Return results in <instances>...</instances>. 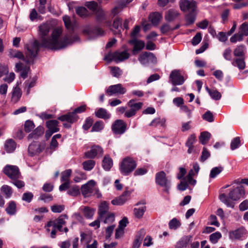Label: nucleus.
Instances as JSON below:
<instances>
[{
    "instance_id": "obj_1",
    "label": "nucleus",
    "mask_w": 248,
    "mask_h": 248,
    "mask_svg": "<svg viewBox=\"0 0 248 248\" xmlns=\"http://www.w3.org/2000/svg\"><path fill=\"white\" fill-rule=\"evenodd\" d=\"M38 28V35L40 43L38 40H34L32 42H30L26 45L27 49L26 55L27 58L26 62L28 63L32 62L33 59L36 57L40 46L50 49H61L65 48L68 44L79 39L78 36L77 35H74L73 38L70 39L66 36L60 38L62 30L59 28L54 29L50 37L49 32L50 27L47 23H43L40 25Z\"/></svg>"
},
{
    "instance_id": "obj_2",
    "label": "nucleus",
    "mask_w": 248,
    "mask_h": 248,
    "mask_svg": "<svg viewBox=\"0 0 248 248\" xmlns=\"http://www.w3.org/2000/svg\"><path fill=\"white\" fill-rule=\"evenodd\" d=\"M245 193L244 188L242 186H238L231 190L229 192L228 196L225 194H221L219 196V199L228 207L233 208L234 206V204L232 202L230 201L229 199L232 201L238 200L244 197Z\"/></svg>"
},
{
    "instance_id": "obj_3",
    "label": "nucleus",
    "mask_w": 248,
    "mask_h": 248,
    "mask_svg": "<svg viewBox=\"0 0 248 248\" xmlns=\"http://www.w3.org/2000/svg\"><path fill=\"white\" fill-rule=\"evenodd\" d=\"M136 166V161L132 158L127 157L122 161L120 169L124 175H127L132 172Z\"/></svg>"
},
{
    "instance_id": "obj_4",
    "label": "nucleus",
    "mask_w": 248,
    "mask_h": 248,
    "mask_svg": "<svg viewBox=\"0 0 248 248\" xmlns=\"http://www.w3.org/2000/svg\"><path fill=\"white\" fill-rule=\"evenodd\" d=\"M67 218L68 216L66 214L62 215L57 218L49 221L47 224V226L48 227L52 226L60 232H62L64 231L65 232H67L68 229L67 227H64V229H62V226L66 224L65 219Z\"/></svg>"
},
{
    "instance_id": "obj_5",
    "label": "nucleus",
    "mask_w": 248,
    "mask_h": 248,
    "mask_svg": "<svg viewBox=\"0 0 248 248\" xmlns=\"http://www.w3.org/2000/svg\"><path fill=\"white\" fill-rule=\"evenodd\" d=\"M129 56V53L126 50L121 52L116 51L108 54L105 57V59L107 61H114L118 62L128 59Z\"/></svg>"
},
{
    "instance_id": "obj_6",
    "label": "nucleus",
    "mask_w": 248,
    "mask_h": 248,
    "mask_svg": "<svg viewBox=\"0 0 248 248\" xmlns=\"http://www.w3.org/2000/svg\"><path fill=\"white\" fill-rule=\"evenodd\" d=\"M156 183L164 187L163 190L166 192H168L170 188V182L166 178V173L161 171L157 173L155 175Z\"/></svg>"
},
{
    "instance_id": "obj_7",
    "label": "nucleus",
    "mask_w": 248,
    "mask_h": 248,
    "mask_svg": "<svg viewBox=\"0 0 248 248\" xmlns=\"http://www.w3.org/2000/svg\"><path fill=\"white\" fill-rule=\"evenodd\" d=\"M84 34L88 35L91 39L104 35L105 31L98 27L86 26L83 30Z\"/></svg>"
},
{
    "instance_id": "obj_8",
    "label": "nucleus",
    "mask_w": 248,
    "mask_h": 248,
    "mask_svg": "<svg viewBox=\"0 0 248 248\" xmlns=\"http://www.w3.org/2000/svg\"><path fill=\"white\" fill-rule=\"evenodd\" d=\"M169 79L171 84L174 85H181L185 82L184 76L179 70H172L169 76Z\"/></svg>"
},
{
    "instance_id": "obj_9",
    "label": "nucleus",
    "mask_w": 248,
    "mask_h": 248,
    "mask_svg": "<svg viewBox=\"0 0 248 248\" xmlns=\"http://www.w3.org/2000/svg\"><path fill=\"white\" fill-rule=\"evenodd\" d=\"M138 60L143 65L150 63L155 64L157 62V59L153 53L149 52H144L141 54Z\"/></svg>"
},
{
    "instance_id": "obj_10",
    "label": "nucleus",
    "mask_w": 248,
    "mask_h": 248,
    "mask_svg": "<svg viewBox=\"0 0 248 248\" xmlns=\"http://www.w3.org/2000/svg\"><path fill=\"white\" fill-rule=\"evenodd\" d=\"M180 7L183 11L194 12L197 8V3L193 0H181L180 2Z\"/></svg>"
},
{
    "instance_id": "obj_11",
    "label": "nucleus",
    "mask_w": 248,
    "mask_h": 248,
    "mask_svg": "<svg viewBox=\"0 0 248 248\" xmlns=\"http://www.w3.org/2000/svg\"><path fill=\"white\" fill-rule=\"evenodd\" d=\"M3 172L12 179H17L20 175L19 169L16 166L7 165L3 169Z\"/></svg>"
},
{
    "instance_id": "obj_12",
    "label": "nucleus",
    "mask_w": 248,
    "mask_h": 248,
    "mask_svg": "<svg viewBox=\"0 0 248 248\" xmlns=\"http://www.w3.org/2000/svg\"><path fill=\"white\" fill-rule=\"evenodd\" d=\"M126 124L122 120H117L112 124L111 129L114 134L122 135L126 130Z\"/></svg>"
},
{
    "instance_id": "obj_13",
    "label": "nucleus",
    "mask_w": 248,
    "mask_h": 248,
    "mask_svg": "<svg viewBox=\"0 0 248 248\" xmlns=\"http://www.w3.org/2000/svg\"><path fill=\"white\" fill-rule=\"evenodd\" d=\"M95 185V181L91 180L81 186V192L84 198L89 197L92 195Z\"/></svg>"
},
{
    "instance_id": "obj_14",
    "label": "nucleus",
    "mask_w": 248,
    "mask_h": 248,
    "mask_svg": "<svg viewBox=\"0 0 248 248\" xmlns=\"http://www.w3.org/2000/svg\"><path fill=\"white\" fill-rule=\"evenodd\" d=\"M126 92V89L123 87L121 84L111 85L106 90V93L109 96H111L115 94H124Z\"/></svg>"
},
{
    "instance_id": "obj_15",
    "label": "nucleus",
    "mask_w": 248,
    "mask_h": 248,
    "mask_svg": "<svg viewBox=\"0 0 248 248\" xmlns=\"http://www.w3.org/2000/svg\"><path fill=\"white\" fill-rule=\"evenodd\" d=\"M103 153V149L99 146H93L91 149L85 153V156L87 158H93L96 156H101Z\"/></svg>"
},
{
    "instance_id": "obj_16",
    "label": "nucleus",
    "mask_w": 248,
    "mask_h": 248,
    "mask_svg": "<svg viewBox=\"0 0 248 248\" xmlns=\"http://www.w3.org/2000/svg\"><path fill=\"white\" fill-rule=\"evenodd\" d=\"M131 194L129 191H125L122 195L111 201V203L115 205H122L129 199Z\"/></svg>"
},
{
    "instance_id": "obj_17",
    "label": "nucleus",
    "mask_w": 248,
    "mask_h": 248,
    "mask_svg": "<svg viewBox=\"0 0 248 248\" xmlns=\"http://www.w3.org/2000/svg\"><path fill=\"white\" fill-rule=\"evenodd\" d=\"M192 236H183L176 244L175 248H189V243L191 242Z\"/></svg>"
},
{
    "instance_id": "obj_18",
    "label": "nucleus",
    "mask_w": 248,
    "mask_h": 248,
    "mask_svg": "<svg viewBox=\"0 0 248 248\" xmlns=\"http://www.w3.org/2000/svg\"><path fill=\"white\" fill-rule=\"evenodd\" d=\"M129 43L134 45L133 49V53L134 54H137L139 51L142 50L145 46L144 42L138 40L137 38H133L129 41Z\"/></svg>"
},
{
    "instance_id": "obj_19",
    "label": "nucleus",
    "mask_w": 248,
    "mask_h": 248,
    "mask_svg": "<svg viewBox=\"0 0 248 248\" xmlns=\"http://www.w3.org/2000/svg\"><path fill=\"white\" fill-rule=\"evenodd\" d=\"M43 149V147L39 143L33 142L29 146L28 152L31 155H33L40 153Z\"/></svg>"
},
{
    "instance_id": "obj_20",
    "label": "nucleus",
    "mask_w": 248,
    "mask_h": 248,
    "mask_svg": "<svg viewBox=\"0 0 248 248\" xmlns=\"http://www.w3.org/2000/svg\"><path fill=\"white\" fill-rule=\"evenodd\" d=\"M108 210V204L105 201L102 202L99 206L98 211L100 219L104 218L106 215L109 213Z\"/></svg>"
},
{
    "instance_id": "obj_21",
    "label": "nucleus",
    "mask_w": 248,
    "mask_h": 248,
    "mask_svg": "<svg viewBox=\"0 0 248 248\" xmlns=\"http://www.w3.org/2000/svg\"><path fill=\"white\" fill-rule=\"evenodd\" d=\"M16 68L17 71H21L20 76L24 79L28 77V75L30 72V67L27 65L23 66L21 63H16Z\"/></svg>"
},
{
    "instance_id": "obj_22",
    "label": "nucleus",
    "mask_w": 248,
    "mask_h": 248,
    "mask_svg": "<svg viewBox=\"0 0 248 248\" xmlns=\"http://www.w3.org/2000/svg\"><path fill=\"white\" fill-rule=\"evenodd\" d=\"M22 91L18 85L13 88L12 93L11 101L14 103H16L22 96Z\"/></svg>"
},
{
    "instance_id": "obj_23",
    "label": "nucleus",
    "mask_w": 248,
    "mask_h": 248,
    "mask_svg": "<svg viewBox=\"0 0 248 248\" xmlns=\"http://www.w3.org/2000/svg\"><path fill=\"white\" fill-rule=\"evenodd\" d=\"M179 16V13L176 10L170 9L166 12L165 19L168 22H171L175 20Z\"/></svg>"
},
{
    "instance_id": "obj_24",
    "label": "nucleus",
    "mask_w": 248,
    "mask_h": 248,
    "mask_svg": "<svg viewBox=\"0 0 248 248\" xmlns=\"http://www.w3.org/2000/svg\"><path fill=\"white\" fill-rule=\"evenodd\" d=\"M77 116L74 113L69 112L65 115L60 116L58 119L61 121H67L70 124L73 123L77 120Z\"/></svg>"
},
{
    "instance_id": "obj_25",
    "label": "nucleus",
    "mask_w": 248,
    "mask_h": 248,
    "mask_svg": "<svg viewBox=\"0 0 248 248\" xmlns=\"http://www.w3.org/2000/svg\"><path fill=\"white\" fill-rule=\"evenodd\" d=\"M162 15L159 12H156L151 14L149 16V19L151 23L155 26L158 25L162 19Z\"/></svg>"
},
{
    "instance_id": "obj_26",
    "label": "nucleus",
    "mask_w": 248,
    "mask_h": 248,
    "mask_svg": "<svg viewBox=\"0 0 248 248\" xmlns=\"http://www.w3.org/2000/svg\"><path fill=\"white\" fill-rule=\"evenodd\" d=\"M16 143L12 139L6 140L4 144V149L7 153L13 152L16 148Z\"/></svg>"
},
{
    "instance_id": "obj_27",
    "label": "nucleus",
    "mask_w": 248,
    "mask_h": 248,
    "mask_svg": "<svg viewBox=\"0 0 248 248\" xmlns=\"http://www.w3.org/2000/svg\"><path fill=\"white\" fill-rule=\"evenodd\" d=\"M37 78L36 77L30 78L29 80H26L25 83V89L26 90V95H28L30 93V90L36 84Z\"/></svg>"
},
{
    "instance_id": "obj_28",
    "label": "nucleus",
    "mask_w": 248,
    "mask_h": 248,
    "mask_svg": "<svg viewBox=\"0 0 248 248\" xmlns=\"http://www.w3.org/2000/svg\"><path fill=\"white\" fill-rule=\"evenodd\" d=\"M112 166V159L108 155H105L102 162V166L104 169L106 171L109 170Z\"/></svg>"
},
{
    "instance_id": "obj_29",
    "label": "nucleus",
    "mask_w": 248,
    "mask_h": 248,
    "mask_svg": "<svg viewBox=\"0 0 248 248\" xmlns=\"http://www.w3.org/2000/svg\"><path fill=\"white\" fill-rule=\"evenodd\" d=\"M58 124L59 122L55 120H49L46 123V125L48 129L54 132H57L59 131V128L58 127Z\"/></svg>"
},
{
    "instance_id": "obj_30",
    "label": "nucleus",
    "mask_w": 248,
    "mask_h": 248,
    "mask_svg": "<svg viewBox=\"0 0 248 248\" xmlns=\"http://www.w3.org/2000/svg\"><path fill=\"white\" fill-rule=\"evenodd\" d=\"M44 133V128L42 126H38L31 133L28 135V139H37Z\"/></svg>"
},
{
    "instance_id": "obj_31",
    "label": "nucleus",
    "mask_w": 248,
    "mask_h": 248,
    "mask_svg": "<svg viewBox=\"0 0 248 248\" xmlns=\"http://www.w3.org/2000/svg\"><path fill=\"white\" fill-rule=\"evenodd\" d=\"M95 210L88 206H85L82 209V212L84 217L87 218H92L93 216Z\"/></svg>"
},
{
    "instance_id": "obj_32",
    "label": "nucleus",
    "mask_w": 248,
    "mask_h": 248,
    "mask_svg": "<svg viewBox=\"0 0 248 248\" xmlns=\"http://www.w3.org/2000/svg\"><path fill=\"white\" fill-rule=\"evenodd\" d=\"M7 213L11 216L14 215L16 212V205L15 202L11 201L5 209Z\"/></svg>"
},
{
    "instance_id": "obj_33",
    "label": "nucleus",
    "mask_w": 248,
    "mask_h": 248,
    "mask_svg": "<svg viewBox=\"0 0 248 248\" xmlns=\"http://www.w3.org/2000/svg\"><path fill=\"white\" fill-rule=\"evenodd\" d=\"M166 123V119L165 118H160L157 117L154 119L150 124L149 125L151 126L156 127L157 126H165Z\"/></svg>"
},
{
    "instance_id": "obj_34",
    "label": "nucleus",
    "mask_w": 248,
    "mask_h": 248,
    "mask_svg": "<svg viewBox=\"0 0 248 248\" xmlns=\"http://www.w3.org/2000/svg\"><path fill=\"white\" fill-rule=\"evenodd\" d=\"M96 116L99 118L107 119L110 118V114H108L107 110L103 108H99L95 112Z\"/></svg>"
},
{
    "instance_id": "obj_35",
    "label": "nucleus",
    "mask_w": 248,
    "mask_h": 248,
    "mask_svg": "<svg viewBox=\"0 0 248 248\" xmlns=\"http://www.w3.org/2000/svg\"><path fill=\"white\" fill-rule=\"evenodd\" d=\"M134 99H131L127 103V105L137 113V111L142 107L143 103L141 102L134 103Z\"/></svg>"
},
{
    "instance_id": "obj_36",
    "label": "nucleus",
    "mask_w": 248,
    "mask_h": 248,
    "mask_svg": "<svg viewBox=\"0 0 248 248\" xmlns=\"http://www.w3.org/2000/svg\"><path fill=\"white\" fill-rule=\"evenodd\" d=\"M146 211V206L142 205L139 207H135L134 209V215L137 218H140L142 217Z\"/></svg>"
},
{
    "instance_id": "obj_37",
    "label": "nucleus",
    "mask_w": 248,
    "mask_h": 248,
    "mask_svg": "<svg viewBox=\"0 0 248 248\" xmlns=\"http://www.w3.org/2000/svg\"><path fill=\"white\" fill-rule=\"evenodd\" d=\"M211 137V134L207 131H204L201 133L199 137L200 142L204 145L206 144Z\"/></svg>"
},
{
    "instance_id": "obj_38",
    "label": "nucleus",
    "mask_w": 248,
    "mask_h": 248,
    "mask_svg": "<svg viewBox=\"0 0 248 248\" xmlns=\"http://www.w3.org/2000/svg\"><path fill=\"white\" fill-rule=\"evenodd\" d=\"M144 233V231H141L140 232L139 234L136 236V238L133 242V248H139L140 247Z\"/></svg>"
},
{
    "instance_id": "obj_39",
    "label": "nucleus",
    "mask_w": 248,
    "mask_h": 248,
    "mask_svg": "<svg viewBox=\"0 0 248 248\" xmlns=\"http://www.w3.org/2000/svg\"><path fill=\"white\" fill-rule=\"evenodd\" d=\"M232 64L234 66H237L240 70H243L245 68V62L243 58L236 59L232 62Z\"/></svg>"
},
{
    "instance_id": "obj_40",
    "label": "nucleus",
    "mask_w": 248,
    "mask_h": 248,
    "mask_svg": "<svg viewBox=\"0 0 248 248\" xmlns=\"http://www.w3.org/2000/svg\"><path fill=\"white\" fill-rule=\"evenodd\" d=\"M243 235V231L241 229H237L230 232V237L232 239H238Z\"/></svg>"
},
{
    "instance_id": "obj_41",
    "label": "nucleus",
    "mask_w": 248,
    "mask_h": 248,
    "mask_svg": "<svg viewBox=\"0 0 248 248\" xmlns=\"http://www.w3.org/2000/svg\"><path fill=\"white\" fill-rule=\"evenodd\" d=\"M181 225V222L176 218H173L169 223V228L175 230Z\"/></svg>"
},
{
    "instance_id": "obj_42",
    "label": "nucleus",
    "mask_w": 248,
    "mask_h": 248,
    "mask_svg": "<svg viewBox=\"0 0 248 248\" xmlns=\"http://www.w3.org/2000/svg\"><path fill=\"white\" fill-rule=\"evenodd\" d=\"M196 15L194 12L189 13L186 17V23L185 26H188L193 24L195 21Z\"/></svg>"
},
{
    "instance_id": "obj_43",
    "label": "nucleus",
    "mask_w": 248,
    "mask_h": 248,
    "mask_svg": "<svg viewBox=\"0 0 248 248\" xmlns=\"http://www.w3.org/2000/svg\"><path fill=\"white\" fill-rule=\"evenodd\" d=\"M76 13L80 17L85 18L89 16V12L84 7H79L76 9Z\"/></svg>"
},
{
    "instance_id": "obj_44",
    "label": "nucleus",
    "mask_w": 248,
    "mask_h": 248,
    "mask_svg": "<svg viewBox=\"0 0 248 248\" xmlns=\"http://www.w3.org/2000/svg\"><path fill=\"white\" fill-rule=\"evenodd\" d=\"M1 191L5 195L6 198H9L13 193L12 188L7 185H3L0 188Z\"/></svg>"
},
{
    "instance_id": "obj_45",
    "label": "nucleus",
    "mask_w": 248,
    "mask_h": 248,
    "mask_svg": "<svg viewBox=\"0 0 248 248\" xmlns=\"http://www.w3.org/2000/svg\"><path fill=\"white\" fill-rule=\"evenodd\" d=\"M83 169L85 170H91L95 165V162L93 160H89L82 163Z\"/></svg>"
},
{
    "instance_id": "obj_46",
    "label": "nucleus",
    "mask_w": 248,
    "mask_h": 248,
    "mask_svg": "<svg viewBox=\"0 0 248 248\" xmlns=\"http://www.w3.org/2000/svg\"><path fill=\"white\" fill-rule=\"evenodd\" d=\"M223 170V168L221 166L213 168L210 171V177L211 178H215Z\"/></svg>"
},
{
    "instance_id": "obj_47",
    "label": "nucleus",
    "mask_w": 248,
    "mask_h": 248,
    "mask_svg": "<svg viewBox=\"0 0 248 248\" xmlns=\"http://www.w3.org/2000/svg\"><path fill=\"white\" fill-rule=\"evenodd\" d=\"M241 145V140L238 137L233 139L231 142L230 148L231 150H234L238 148Z\"/></svg>"
},
{
    "instance_id": "obj_48",
    "label": "nucleus",
    "mask_w": 248,
    "mask_h": 248,
    "mask_svg": "<svg viewBox=\"0 0 248 248\" xmlns=\"http://www.w3.org/2000/svg\"><path fill=\"white\" fill-rule=\"evenodd\" d=\"M245 46L240 45L234 50L233 54L235 56L242 57L244 55Z\"/></svg>"
},
{
    "instance_id": "obj_49",
    "label": "nucleus",
    "mask_w": 248,
    "mask_h": 248,
    "mask_svg": "<svg viewBox=\"0 0 248 248\" xmlns=\"http://www.w3.org/2000/svg\"><path fill=\"white\" fill-rule=\"evenodd\" d=\"M67 193L72 196H77L80 194L79 188L78 186H74L71 187L67 192Z\"/></svg>"
},
{
    "instance_id": "obj_50",
    "label": "nucleus",
    "mask_w": 248,
    "mask_h": 248,
    "mask_svg": "<svg viewBox=\"0 0 248 248\" xmlns=\"http://www.w3.org/2000/svg\"><path fill=\"white\" fill-rule=\"evenodd\" d=\"M239 33L243 36L248 35V23L247 22H244L240 26Z\"/></svg>"
},
{
    "instance_id": "obj_51",
    "label": "nucleus",
    "mask_w": 248,
    "mask_h": 248,
    "mask_svg": "<svg viewBox=\"0 0 248 248\" xmlns=\"http://www.w3.org/2000/svg\"><path fill=\"white\" fill-rule=\"evenodd\" d=\"M72 170L70 169L67 170L62 172L61 181L69 182V177L71 174Z\"/></svg>"
},
{
    "instance_id": "obj_52",
    "label": "nucleus",
    "mask_w": 248,
    "mask_h": 248,
    "mask_svg": "<svg viewBox=\"0 0 248 248\" xmlns=\"http://www.w3.org/2000/svg\"><path fill=\"white\" fill-rule=\"evenodd\" d=\"M9 54L12 58H16L19 59H24V56L22 53L18 50H11Z\"/></svg>"
},
{
    "instance_id": "obj_53",
    "label": "nucleus",
    "mask_w": 248,
    "mask_h": 248,
    "mask_svg": "<svg viewBox=\"0 0 248 248\" xmlns=\"http://www.w3.org/2000/svg\"><path fill=\"white\" fill-rule=\"evenodd\" d=\"M221 237V234L218 232L211 234L210 235V240L213 243L216 244L218 240Z\"/></svg>"
},
{
    "instance_id": "obj_54",
    "label": "nucleus",
    "mask_w": 248,
    "mask_h": 248,
    "mask_svg": "<svg viewBox=\"0 0 248 248\" xmlns=\"http://www.w3.org/2000/svg\"><path fill=\"white\" fill-rule=\"evenodd\" d=\"M85 5L88 9L93 12L96 11L99 8L98 3L94 1L87 2Z\"/></svg>"
},
{
    "instance_id": "obj_55",
    "label": "nucleus",
    "mask_w": 248,
    "mask_h": 248,
    "mask_svg": "<svg viewBox=\"0 0 248 248\" xmlns=\"http://www.w3.org/2000/svg\"><path fill=\"white\" fill-rule=\"evenodd\" d=\"M101 220L103 221L105 224L111 223L114 220V214L113 213H109L105 216V217Z\"/></svg>"
},
{
    "instance_id": "obj_56",
    "label": "nucleus",
    "mask_w": 248,
    "mask_h": 248,
    "mask_svg": "<svg viewBox=\"0 0 248 248\" xmlns=\"http://www.w3.org/2000/svg\"><path fill=\"white\" fill-rule=\"evenodd\" d=\"M35 127L34 123L32 121L28 120L25 122L24 124V129L26 132H31Z\"/></svg>"
},
{
    "instance_id": "obj_57",
    "label": "nucleus",
    "mask_w": 248,
    "mask_h": 248,
    "mask_svg": "<svg viewBox=\"0 0 248 248\" xmlns=\"http://www.w3.org/2000/svg\"><path fill=\"white\" fill-rule=\"evenodd\" d=\"M103 123L102 121L96 122L93 125L91 131L92 132H98L103 128Z\"/></svg>"
},
{
    "instance_id": "obj_58",
    "label": "nucleus",
    "mask_w": 248,
    "mask_h": 248,
    "mask_svg": "<svg viewBox=\"0 0 248 248\" xmlns=\"http://www.w3.org/2000/svg\"><path fill=\"white\" fill-rule=\"evenodd\" d=\"M63 20L65 27L70 31H72L73 29V25L71 23L69 16H64L63 17Z\"/></svg>"
},
{
    "instance_id": "obj_59",
    "label": "nucleus",
    "mask_w": 248,
    "mask_h": 248,
    "mask_svg": "<svg viewBox=\"0 0 248 248\" xmlns=\"http://www.w3.org/2000/svg\"><path fill=\"white\" fill-rule=\"evenodd\" d=\"M209 94L211 97L215 100H218L221 97V93L216 90H212V92H210Z\"/></svg>"
},
{
    "instance_id": "obj_60",
    "label": "nucleus",
    "mask_w": 248,
    "mask_h": 248,
    "mask_svg": "<svg viewBox=\"0 0 248 248\" xmlns=\"http://www.w3.org/2000/svg\"><path fill=\"white\" fill-rule=\"evenodd\" d=\"M95 15L98 20H102L105 19V14L104 11L102 8H99L96 11Z\"/></svg>"
},
{
    "instance_id": "obj_61",
    "label": "nucleus",
    "mask_w": 248,
    "mask_h": 248,
    "mask_svg": "<svg viewBox=\"0 0 248 248\" xmlns=\"http://www.w3.org/2000/svg\"><path fill=\"white\" fill-rule=\"evenodd\" d=\"M210 155L209 152L207 150V148L203 147L202 153V155L200 158V160L202 162L205 161Z\"/></svg>"
},
{
    "instance_id": "obj_62",
    "label": "nucleus",
    "mask_w": 248,
    "mask_h": 248,
    "mask_svg": "<svg viewBox=\"0 0 248 248\" xmlns=\"http://www.w3.org/2000/svg\"><path fill=\"white\" fill-rule=\"evenodd\" d=\"M243 39V36L240 34L239 32L238 33H236L232 36L230 38V41L232 43H235L237 41H241Z\"/></svg>"
},
{
    "instance_id": "obj_63",
    "label": "nucleus",
    "mask_w": 248,
    "mask_h": 248,
    "mask_svg": "<svg viewBox=\"0 0 248 248\" xmlns=\"http://www.w3.org/2000/svg\"><path fill=\"white\" fill-rule=\"evenodd\" d=\"M111 73L113 76L119 78L122 74V70L119 68L116 67L111 68Z\"/></svg>"
},
{
    "instance_id": "obj_64",
    "label": "nucleus",
    "mask_w": 248,
    "mask_h": 248,
    "mask_svg": "<svg viewBox=\"0 0 248 248\" xmlns=\"http://www.w3.org/2000/svg\"><path fill=\"white\" fill-rule=\"evenodd\" d=\"M202 118L208 122H212L214 121L213 115L210 111H206L202 115Z\"/></svg>"
}]
</instances>
